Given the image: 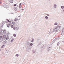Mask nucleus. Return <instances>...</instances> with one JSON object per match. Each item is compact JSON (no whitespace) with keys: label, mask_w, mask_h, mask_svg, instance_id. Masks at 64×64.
Masks as SVG:
<instances>
[{"label":"nucleus","mask_w":64,"mask_h":64,"mask_svg":"<svg viewBox=\"0 0 64 64\" xmlns=\"http://www.w3.org/2000/svg\"><path fill=\"white\" fill-rule=\"evenodd\" d=\"M61 28V26H56L55 28H54V29L53 30L52 32V33L54 34L55 33L58 32L59 31V30Z\"/></svg>","instance_id":"nucleus-1"},{"label":"nucleus","mask_w":64,"mask_h":64,"mask_svg":"<svg viewBox=\"0 0 64 64\" xmlns=\"http://www.w3.org/2000/svg\"><path fill=\"white\" fill-rule=\"evenodd\" d=\"M0 35H2L3 38H5L6 40H8V39H9V36H7L6 35H4V34H2V32H0Z\"/></svg>","instance_id":"nucleus-2"},{"label":"nucleus","mask_w":64,"mask_h":64,"mask_svg":"<svg viewBox=\"0 0 64 64\" xmlns=\"http://www.w3.org/2000/svg\"><path fill=\"white\" fill-rule=\"evenodd\" d=\"M51 47H52V46L51 44H50L48 46L47 48V51H48V52H50V50L51 49Z\"/></svg>","instance_id":"nucleus-3"},{"label":"nucleus","mask_w":64,"mask_h":64,"mask_svg":"<svg viewBox=\"0 0 64 64\" xmlns=\"http://www.w3.org/2000/svg\"><path fill=\"white\" fill-rule=\"evenodd\" d=\"M3 37V35H1V36H0V42H2L3 41V38H2Z\"/></svg>","instance_id":"nucleus-4"},{"label":"nucleus","mask_w":64,"mask_h":64,"mask_svg":"<svg viewBox=\"0 0 64 64\" xmlns=\"http://www.w3.org/2000/svg\"><path fill=\"white\" fill-rule=\"evenodd\" d=\"M45 46H42L41 48V50L42 51H43L45 49Z\"/></svg>","instance_id":"nucleus-5"},{"label":"nucleus","mask_w":64,"mask_h":64,"mask_svg":"<svg viewBox=\"0 0 64 64\" xmlns=\"http://www.w3.org/2000/svg\"><path fill=\"white\" fill-rule=\"evenodd\" d=\"M59 38H56L54 40L53 42L54 43V42H56V41L57 40H59Z\"/></svg>","instance_id":"nucleus-6"},{"label":"nucleus","mask_w":64,"mask_h":64,"mask_svg":"<svg viewBox=\"0 0 64 64\" xmlns=\"http://www.w3.org/2000/svg\"><path fill=\"white\" fill-rule=\"evenodd\" d=\"M4 8H9V6H8L7 5H6V4H5L4 5Z\"/></svg>","instance_id":"nucleus-7"},{"label":"nucleus","mask_w":64,"mask_h":64,"mask_svg":"<svg viewBox=\"0 0 64 64\" xmlns=\"http://www.w3.org/2000/svg\"><path fill=\"white\" fill-rule=\"evenodd\" d=\"M6 32H7V31H6V30H4V34H4H4H6Z\"/></svg>","instance_id":"nucleus-8"},{"label":"nucleus","mask_w":64,"mask_h":64,"mask_svg":"<svg viewBox=\"0 0 64 64\" xmlns=\"http://www.w3.org/2000/svg\"><path fill=\"white\" fill-rule=\"evenodd\" d=\"M9 2H10V3H13V0H9Z\"/></svg>","instance_id":"nucleus-9"},{"label":"nucleus","mask_w":64,"mask_h":64,"mask_svg":"<svg viewBox=\"0 0 64 64\" xmlns=\"http://www.w3.org/2000/svg\"><path fill=\"white\" fill-rule=\"evenodd\" d=\"M22 4V3H20V5L19 6V8L20 9H21V4Z\"/></svg>","instance_id":"nucleus-10"},{"label":"nucleus","mask_w":64,"mask_h":64,"mask_svg":"<svg viewBox=\"0 0 64 64\" xmlns=\"http://www.w3.org/2000/svg\"><path fill=\"white\" fill-rule=\"evenodd\" d=\"M54 8L55 9L57 8V5L56 4H54Z\"/></svg>","instance_id":"nucleus-11"},{"label":"nucleus","mask_w":64,"mask_h":64,"mask_svg":"<svg viewBox=\"0 0 64 64\" xmlns=\"http://www.w3.org/2000/svg\"><path fill=\"white\" fill-rule=\"evenodd\" d=\"M62 36H63L64 35V31H62Z\"/></svg>","instance_id":"nucleus-12"},{"label":"nucleus","mask_w":64,"mask_h":64,"mask_svg":"<svg viewBox=\"0 0 64 64\" xmlns=\"http://www.w3.org/2000/svg\"><path fill=\"white\" fill-rule=\"evenodd\" d=\"M14 9L15 11H17V8L16 7H15L14 8Z\"/></svg>","instance_id":"nucleus-13"},{"label":"nucleus","mask_w":64,"mask_h":64,"mask_svg":"<svg viewBox=\"0 0 64 64\" xmlns=\"http://www.w3.org/2000/svg\"><path fill=\"white\" fill-rule=\"evenodd\" d=\"M18 19L17 18H15L14 20V21H18Z\"/></svg>","instance_id":"nucleus-14"},{"label":"nucleus","mask_w":64,"mask_h":64,"mask_svg":"<svg viewBox=\"0 0 64 64\" xmlns=\"http://www.w3.org/2000/svg\"><path fill=\"white\" fill-rule=\"evenodd\" d=\"M30 51V49H28L26 50V51L28 52H29V51Z\"/></svg>","instance_id":"nucleus-15"},{"label":"nucleus","mask_w":64,"mask_h":64,"mask_svg":"<svg viewBox=\"0 0 64 64\" xmlns=\"http://www.w3.org/2000/svg\"><path fill=\"white\" fill-rule=\"evenodd\" d=\"M34 38H32V43H33L34 42Z\"/></svg>","instance_id":"nucleus-16"},{"label":"nucleus","mask_w":64,"mask_h":64,"mask_svg":"<svg viewBox=\"0 0 64 64\" xmlns=\"http://www.w3.org/2000/svg\"><path fill=\"white\" fill-rule=\"evenodd\" d=\"M54 25H56V26L58 25V23H57V22H56L54 23Z\"/></svg>","instance_id":"nucleus-17"},{"label":"nucleus","mask_w":64,"mask_h":64,"mask_svg":"<svg viewBox=\"0 0 64 64\" xmlns=\"http://www.w3.org/2000/svg\"><path fill=\"white\" fill-rule=\"evenodd\" d=\"M3 31V30H2V29L0 28V32H2Z\"/></svg>","instance_id":"nucleus-18"},{"label":"nucleus","mask_w":64,"mask_h":64,"mask_svg":"<svg viewBox=\"0 0 64 64\" xmlns=\"http://www.w3.org/2000/svg\"><path fill=\"white\" fill-rule=\"evenodd\" d=\"M45 18L46 19H48V16H46L45 17Z\"/></svg>","instance_id":"nucleus-19"},{"label":"nucleus","mask_w":64,"mask_h":64,"mask_svg":"<svg viewBox=\"0 0 64 64\" xmlns=\"http://www.w3.org/2000/svg\"><path fill=\"white\" fill-rule=\"evenodd\" d=\"M61 12L62 13H64V10H62Z\"/></svg>","instance_id":"nucleus-20"},{"label":"nucleus","mask_w":64,"mask_h":64,"mask_svg":"<svg viewBox=\"0 0 64 64\" xmlns=\"http://www.w3.org/2000/svg\"><path fill=\"white\" fill-rule=\"evenodd\" d=\"M12 24H13V25H15V22H13L12 23Z\"/></svg>","instance_id":"nucleus-21"},{"label":"nucleus","mask_w":64,"mask_h":64,"mask_svg":"<svg viewBox=\"0 0 64 64\" xmlns=\"http://www.w3.org/2000/svg\"><path fill=\"white\" fill-rule=\"evenodd\" d=\"M10 24H8L7 25V27H10Z\"/></svg>","instance_id":"nucleus-22"},{"label":"nucleus","mask_w":64,"mask_h":64,"mask_svg":"<svg viewBox=\"0 0 64 64\" xmlns=\"http://www.w3.org/2000/svg\"><path fill=\"white\" fill-rule=\"evenodd\" d=\"M32 52L33 53H34V54L35 53V51L33 50L32 51Z\"/></svg>","instance_id":"nucleus-23"},{"label":"nucleus","mask_w":64,"mask_h":64,"mask_svg":"<svg viewBox=\"0 0 64 64\" xmlns=\"http://www.w3.org/2000/svg\"><path fill=\"white\" fill-rule=\"evenodd\" d=\"M61 8L62 9H63V8H64V6H61Z\"/></svg>","instance_id":"nucleus-24"},{"label":"nucleus","mask_w":64,"mask_h":64,"mask_svg":"<svg viewBox=\"0 0 64 64\" xmlns=\"http://www.w3.org/2000/svg\"><path fill=\"white\" fill-rule=\"evenodd\" d=\"M5 47V46H4V45H3L2 46V48H4Z\"/></svg>","instance_id":"nucleus-25"},{"label":"nucleus","mask_w":64,"mask_h":64,"mask_svg":"<svg viewBox=\"0 0 64 64\" xmlns=\"http://www.w3.org/2000/svg\"><path fill=\"white\" fill-rule=\"evenodd\" d=\"M11 27L12 28H13V26L12 25L11 26Z\"/></svg>","instance_id":"nucleus-26"},{"label":"nucleus","mask_w":64,"mask_h":64,"mask_svg":"<svg viewBox=\"0 0 64 64\" xmlns=\"http://www.w3.org/2000/svg\"><path fill=\"white\" fill-rule=\"evenodd\" d=\"M33 44L31 43L30 44V45L31 46H33Z\"/></svg>","instance_id":"nucleus-27"},{"label":"nucleus","mask_w":64,"mask_h":64,"mask_svg":"<svg viewBox=\"0 0 64 64\" xmlns=\"http://www.w3.org/2000/svg\"><path fill=\"white\" fill-rule=\"evenodd\" d=\"M13 36H14V37H16V35L15 34H14Z\"/></svg>","instance_id":"nucleus-28"},{"label":"nucleus","mask_w":64,"mask_h":64,"mask_svg":"<svg viewBox=\"0 0 64 64\" xmlns=\"http://www.w3.org/2000/svg\"><path fill=\"white\" fill-rule=\"evenodd\" d=\"M14 38H13L11 40V42H13V41H14Z\"/></svg>","instance_id":"nucleus-29"},{"label":"nucleus","mask_w":64,"mask_h":64,"mask_svg":"<svg viewBox=\"0 0 64 64\" xmlns=\"http://www.w3.org/2000/svg\"><path fill=\"white\" fill-rule=\"evenodd\" d=\"M16 56L17 57H18L19 56V54H17L16 55Z\"/></svg>","instance_id":"nucleus-30"},{"label":"nucleus","mask_w":64,"mask_h":64,"mask_svg":"<svg viewBox=\"0 0 64 64\" xmlns=\"http://www.w3.org/2000/svg\"><path fill=\"white\" fill-rule=\"evenodd\" d=\"M6 43H7V41H5L4 42V44H6Z\"/></svg>","instance_id":"nucleus-31"},{"label":"nucleus","mask_w":64,"mask_h":64,"mask_svg":"<svg viewBox=\"0 0 64 64\" xmlns=\"http://www.w3.org/2000/svg\"><path fill=\"white\" fill-rule=\"evenodd\" d=\"M6 53H8V50H6Z\"/></svg>","instance_id":"nucleus-32"},{"label":"nucleus","mask_w":64,"mask_h":64,"mask_svg":"<svg viewBox=\"0 0 64 64\" xmlns=\"http://www.w3.org/2000/svg\"><path fill=\"white\" fill-rule=\"evenodd\" d=\"M16 28L17 30L19 29V27H16Z\"/></svg>","instance_id":"nucleus-33"},{"label":"nucleus","mask_w":64,"mask_h":64,"mask_svg":"<svg viewBox=\"0 0 64 64\" xmlns=\"http://www.w3.org/2000/svg\"><path fill=\"white\" fill-rule=\"evenodd\" d=\"M9 32H8L7 34V36H8V35H9Z\"/></svg>","instance_id":"nucleus-34"},{"label":"nucleus","mask_w":64,"mask_h":64,"mask_svg":"<svg viewBox=\"0 0 64 64\" xmlns=\"http://www.w3.org/2000/svg\"><path fill=\"white\" fill-rule=\"evenodd\" d=\"M14 7H15V6H17V5L16 4H14Z\"/></svg>","instance_id":"nucleus-35"},{"label":"nucleus","mask_w":64,"mask_h":64,"mask_svg":"<svg viewBox=\"0 0 64 64\" xmlns=\"http://www.w3.org/2000/svg\"><path fill=\"white\" fill-rule=\"evenodd\" d=\"M7 20V21H8V22H10V20Z\"/></svg>","instance_id":"nucleus-36"},{"label":"nucleus","mask_w":64,"mask_h":64,"mask_svg":"<svg viewBox=\"0 0 64 64\" xmlns=\"http://www.w3.org/2000/svg\"><path fill=\"white\" fill-rule=\"evenodd\" d=\"M32 47H31L30 48V49H32Z\"/></svg>","instance_id":"nucleus-37"},{"label":"nucleus","mask_w":64,"mask_h":64,"mask_svg":"<svg viewBox=\"0 0 64 64\" xmlns=\"http://www.w3.org/2000/svg\"><path fill=\"white\" fill-rule=\"evenodd\" d=\"M14 30H15L16 29V28H13Z\"/></svg>","instance_id":"nucleus-38"},{"label":"nucleus","mask_w":64,"mask_h":64,"mask_svg":"<svg viewBox=\"0 0 64 64\" xmlns=\"http://www.w3.org/2000/svg\"><path fill=\"white\" fill-rule=\"evenodd\" d=\"M59 43H60V42H58V43L57 44V46H58V45H59Z\"/></svg>","instance_id":"nucleus-39"},{"label":"nucleus","mask_w":64,"mask_h":64,"mask_svg":"<svg viewBox=\"0 0 64 64\" xmlns=\"http://www.w3.org/2000/svg\"><path fill=\"white\" fill-rule=\"evenodd\" d=\"M62 31H64V28L62 29Z\"/></svg>","instance_id":"nucleus-40"},{"label":"nucleus","mask_w":64,"mask_h":64,"mask_svg":"<svg viewBox=\"0 0 64 64\" xmlns=\"http://www.w3.org/2000/svg\"><path fill=\"white\" fill-rule=\"evenodd\" d=\"M62 31H64V28L62 29Z\"/></svg>","instance_id":"nucleus-41"},{"label":"nucleus","mask_w":64,"mask_h":64,"mask_svg":"<svg viewBox=\"0 0 64 64\" xmlns=\"http://www.w3.org/2000/svg\"><path fill=\"white\" fill-rule=\"evenodd\" d=\"M46 15H47V16H50L49 14H46Z\"/></svg>","instance_id":"nucleus-42"},{"label":"nucleus","mask_w":64,"mask_h":64,"mask_svg":"<svg viewBox=\"0 0 64 64\" xmlns=\"http://www.w3.org/2000/svg\"><path fill=\"white\" fill-rule=\"evenodd\" d=\"M22 5H24V3H22Z\"/></svg>","instance_id":"nucleus-43"},{"label":"nucleus","mask_w":64,"mask_h":64,"mask_svg":"<svg viewBox=\"0 0 64 64\" xmlns=\"http://www.w3.org/2000/svg\"><path fill=\"white\" fill-rule=\"evenodd\" d=\"M22 11H24V9H22Z\"/></svg>","instance_id":"nucleus-44"},{"label":"nucleus","mask_w":64,"mask_h":64,"mask_svg":"<svg viewBox=\"0 0 64 64\" xmlns=\"http://www.w3.org/2000/svg\"><path fill=\"white\" fill-rule=\"evenodd\" d=\"M0 4H2V2H0Z\"/></svg>","instance_id":"nucleus-45"},{"label":"nucleus","mask_w":64,"mask_h":64,"mask_svg":"<svg viewBox=\"0 0 64 64\" xmlns=\"http://www.w3.org/2000/svg\"><path fill=\"white\" fill-rule=\"evenodd\" d=\"M20 17V16H18V17Z\"/></svg>","instance_id":"nucleus-46"},{"label":"nucleus","mask_w":64,"mask_h":64,"mask_svg":"<svg viewBox=\"0 0 64 64\" xmlns=\"http://www.w3.org/2000/svg\"><path fill=\"white\" fill-rule=\"evenodd\" d=\"M49 0V1H50V0Z\"/></svg>","instance_id":"nucleus-47"},{"label":"nucleus","mask_w":64,"mask_h":64,"mask_svg":"<svg viewBox=\"0 0 64 64\" xmlns=\"http://www.w3.org/2000/svg\"><path fill=\"white\" fill-rule=\"evenodd\" d=\"M18 20H20V19H18Z\"/></svg>","instance_id":"nucleus-48"}]
</instances>
